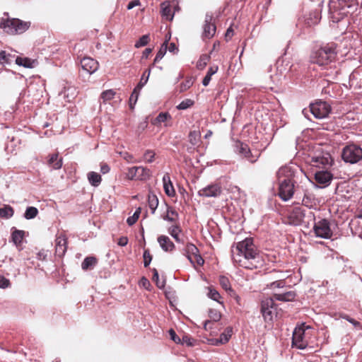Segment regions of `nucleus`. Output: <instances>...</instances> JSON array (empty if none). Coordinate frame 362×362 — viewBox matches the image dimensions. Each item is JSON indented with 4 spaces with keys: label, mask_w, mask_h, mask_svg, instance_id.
Masks as SVG:
<instances>
[{
    "label": "nucleus",
    "mask_w": 362,
    "mask_h": 362,
    "mask_svg": "<svg viewBox=\"0 0 362 362\" xmlns=\"http://www.w3.org/2000/svg\"><path fill=\"white\" fill-rule=\"evenodd\" d=\"M231 252L233 262L247 269H257L264 263L262 254L252 238H245L237 243L235 246L232 247Z\"/></svg>",
    "instance_id": "1"
},
{
    "label": "nucleus",
    "mask_w": 362,
    "mask_h": 362,
    "mask_svg": "<svg viewBox=\"0 0 362 362\" xmlns=\"http://www.w3.org/2000/svg\"><path fill=\"white\" fill-rule=\"evenodd\" d=\"M279 182L278 194L283 201H288L294 194V185L298 179L308 180L302 169L294 163H291L279 169L276 173Z\"/></svg>",
    "instance_id": "2"
},
{
    "label": "nucleus",
    "mask_w": 362,
    "mask_h": 362,
    "mask_svg": "<svg viewBox=\"0 0 362 362\" xmlns=\"http://www.w3.org/2000/svg\"><path fill=\"white\" fill-rule=\"evenodd\" d=\"M291 296H273V297H268L262 300L261 303V313L263 316L264 320L266 322V327H272L273 325L274 317L276 314V307L274 303L275 300L279 301H291L293 298H289ZM292 297L293 296H291Z\"/></svg>",
    "instance_id": "3"
},
{
    "label": "nucleus",
    "mask_w": 362,
    "mask_h": 362,
    "mask_svg": "<svg viewBox=\"0 0 362 362\" xmlns=\"http://www.w3.org/2000/svg\"><path fill=\"white\" fill-rule=\"evenodd\" d=\"M30 26V22L23 21L18 18H11L7 13H4V16L0 21V28L8 34L17 35L26 31Z\"/></svg>",
    "instance_id": "4"
},
{
    "label": "nucleus",
    "mask_w": 362,
    "mask_h": 362,
    "mask_svg": "<svg viewBox=\"0 0 362 362\" xmlns=\"http://www.w3.org/2000/svg\"><path fill=\"white\" fill-rule=\"evenodd\" d=\"M337 55L336 46L334 44L327 45L320 47L312 54L311 60L313 63L320 66H325L333 62Z\"/></svg>",
    "instance_id": "5"
},
{
    "label": "nucleus",
    "mask_w": 362,
    "mask_h": 362,
    "mask_svg": "<svg viewBox=\"0 0 362 362\" xmlns=\"http://www.w3.org/2000/svg\"><path fill=\"white\" fill-rule=\"evenodd\" d=\"M341 157L346 163H357L362 160V148L355 144L346 145L343 148Z\"/></svg>",
    "instance_id": "6"
},
{
    "label": "nucleus",
    "mask_w": 362,
    "mask_h": 362,
    "mask_svg": "<svg viewBox=\"0 0 362 362\" xmlns=\"http://www.w3.org/2000/svg\"><path fill=\"white\" fill-rule=\"evenodd\" d=\"M356 0H330L329 8L331 13L340 17L347 15L349 9L355 6Z\"/></svg>",
    "instance_id": "7"
},
{
    "label": "nucleus",
    "mask_w": 362,
    "mask_h": 362,
    "mask_svg": "<svg viewBox=\"0 0 362 362\" xmlns=\"http://www.w3.org/2000/svg\"><path fill=\"white\" fill-rule=\"evenodd\" d=\"M313 231L317 237L321 238L328 239L332 235L329 221L325 218L320 219L314 223Z\"/></svg>",
    "instance_id": "8"
},
{
    "label": "nucleus",
    "mask_w": 362,
    "mask_h": 362,
    "mask_svg": "<svg viewBox=\"0 0 362 362\" xmlns=\"http://www.w3.org/2000/svg\"><path fill=\"white\" fill-rule=\"evenodd\" d=\"M311 113L317 119H323L327 117L330 111V105L325 101H317L310 105Z\"/></svg>",
    "instance_id": "9"
},
{
    "label": "nucleus",
    "mask_w": 362,
    "mask_h": 362,
    "mask_svg": "<svg viewBox=\"0 0 362 362\" xmlns=\"http://www.w3.org/2000/svg\"><path fill=\"white\" fill-rule=\"evenodd\" d=\"M333 160L331 155L327 152H322L311 157L310 164L315 168L327 169L332 164Z\"/></svg>",
    "instance_id": "10"
},
{
    "label": "nucleus",
    "mask_w": 362,
    "mask_h": 362,
    "mask_svg": "<svg viewBox=\"0 0 362 362\" xmlns=\"http://www.w3.org/2000/svg\"><path fill=\"white\" fill-rule=\"evenodd\" d=\"M305 330L302 327H296L293 333L292 346L299 349H305L308 342L305 338Z\"/></svg>",
    "instance_id": "11"
},
{
    "label": "nucleus",
    "mask_w": 362,
    "mask_h": 362,
    "mask_svg": "<svg viewBox=\"0 0 362 362\" xmlns=\"http://www.w3.org/2000/svg\"><path fill=\"white\" fill-rule=\"evenodd\" d=\"M222 193V187L219 184H211L198 191V195L203 197H218Z\"/></svg>",
    "instance_id": "12"
},
{
    "label": "nucleus",
    "mask_w": 362,
    "mask_h": 362,
    "mask_svg": "<svg viewBox=\"0 0 362 362\" xmlns=\"http://www.w3.org/2000/svg\"><path fill=\"white\" fill-rule=\"evenodd\" d=\"M305 214L304 210L301 207H296L289 211L288 214V223L291 225H300Z\"/></svg>",
    "instance_id": "13"
},
{
    "label": "nucleus",
    "mask_w": 362,
    "mask_h": 362,
    "mask_svg": "<svg viewBox=\"0 0 362 362\" xmlns=\"http://www.w3.org/2000/svg\"><path fill=\"white\" fill-rule=\"evenodd\" d=\"M213 16L207 13L205 16L204 24L203 26L204 31L202 37L204 38L209 39L212 37L216 33V25L212 23Z\"/></svg>",
    "instance_id": "14"
},
{
    "label": "nucleus",
    "mask_w": 362,
    "mask_h": 362,
    "mask_svg": "<svg viewBox=\"0 0 362 362\" xmlns=\"http://www.w3.org/2000/svg\"><path fill=\"white\" fill-rule=\"evenodd\" d=\"M81 66L83 71H86L89 74L95 73L98 67V62L90 57H83L81 60Z\"/></svg>",
    "instance_id": "15"
},
{
    "label": "nucleus",
    "mask_w": 362,
    "mask_h": 362,
    "mask_svg": "<svg viewBox=\"0 0 362 362\" xmlns=\"http://www.w3.org/2000/svg\"><path fill=\"white\" fill-rule=\"evenodd\" d=\"M67 250V238L65 235L60 234L55 240V252L57 255L63 257Z\"/></svg>",
    "instance_id": "16"
},
{
    "label": "nucleus",
    "mask_w": 362,
    "mask_h": 362,
    "mask_svg": "<svg viewBox=\"0 0 362 362\" xmlns=\"http://www.w3.org/2000/svg\"><path fill=\"white\" fill-rule=\"evenodd\" d=\"M332 179V175L327 169L316 171L315 173V180L317 183L327 186L329 185Z\"/></svg>",
    "instance_id": "17"
},
{
    "label": "nucleus",
    "mask_w": 362,
    "mask_h": 362,
    "mask_svg": "<svg viewBox=\"0 0 362 362\" xmlns=\"http://www.w3.org/2000/svg\"><path fill=\"white\" fill-rule=\"evenodd\" d=\"M210 320H206L204 323V328L206 330L211 329L212 325H214L221 317V313L216 309H210L209 312Z\"/></svg>",
    "instance_id": "18"
},
{
    "label": "nucleus",
    "mask_w": 362,
    "mask_h": 362,
    "mask_svg": "<svg viewBox=\"0 0 362 362\" xmlns=\"http://www.w3.org/2000/svg\"><path fill=\"white\" fill-rule=\"evenodd\" d=\"M168 231L177 243L184 244V235L182 234V229L179 226H172L168 228Z\"/></svg>",
    "instance_id": "19"
},
{
    "label": "nucleus",
    "mask_w": 362,
    "mask_h": 362,
    "mask_svg": "<svg viewBox=\"0 0 362 362\" xmlns=\"http://www.w3.org/2000/svg\"><path fill=\"white\" fill-rule=\"evenodd\" d=\"M158 242L160 247L165 252H172L175 249L174 243L170 240L169 237L162 235L158 238Z\"/></svg>",
    "instance_id": "20"
},
{
    "label": "nucleus",
    "mask_w": 362,
    "mask_h": 362,
    "mask_svg": "<svg viewBox=\"0 0 362 362\" xmlns=\"http://www.w3.org/2000/svg\"><path fill=\"white\" fill-rule=\"evenodd\" d=\"M182 253L187 257L188 260L194 264L193 256L199 253V250L194 244L188 243L182 249Z\"/></svg>",
    "instance_id": "21"
},
{
    "label": "nucleus",
    "mask_w": 362,
    "mask_h": 362,
    "mask_svg": "<svg viewBox=\"0 0 362 362\" xmlns=\"http://www.w3.org/2000/svg\"><path fill=\"white\" fill-rule=\"evenodd\" d=\"M163 182L165 194L169 197H174L175 194V191L174 189V187L170 180V177L168 174L164 175L163 177Z\"/></svg>",
    "instance_id": "22"
},
{
    "label": "nucleus",
    "mask_w": 362,
    "mask_h": 362,
    "mask_svg": "<svg viewBox=\"0 0 362 362\" xmlns=\"http://www.w3.org/2000/svg\"><path fill=\"white\" fill-rule=\"evenodd\" d=\"M87 179L89 184L93 187H98L102 182L101 175L94 171H90L87 174Z\"/></svg>",
    "instance_id": "23"
},
{
    "label": "nucleus",
    "mask_w": 362,
    "mask_h": 362,
    "mask_svg": "<svg viewBox=\"0 0 362 362\" xmlns=\"http://www.w3.org/2000/svg\"><path fill=\"white\" fill-rule=\"evenodd\" d=\"M48 165L54 170H59L62 166V158H59L57 153L52 154L48 160Z\"/></svg>",
    "instance_id": "24"
},
{
    "label": "nucleus",
    "mask_w": 362,
    "mask_h": 362,
    "mask_svg": "<svg viewBox=\"0 0 362 362\" xmlns=\"http://www.w3.org/2000/svg\"><path fill=\"white\" fill-rule=\"evenodd\" d=\"M16 64L25 68H33L34 66L35 61L28 57H17L16 59Z\"/></svg>",
    "instance_id": "25"
},
{
    "label": "nucleus",
    "mask_w": 362,
    "mask_h": 362,
    "mask_svg": "<svg viewBox=\"0 0 362 362\" xmlns=\"http://www.w3.org/2000/svg\"><path fill=\"white\" fill-rule=\"evenodd\" d=\"M24 231L15 229L11 233V239L16 246H19L24 238Z\"/></svg>",
    "instance_id": "26"
},
{
    "label": "nucleus",
    "mask_w": 362,
    "mask_h": 362,
    "mask_svg": "<svg viewBox=\"0 0 362 362\" xmlns=\"http://www.w3.org/2000/svg\"><path fill=\"white\" fill-rule=\"evenodd\" d=\"M161 13L162 16L166 20L172 21L174 13L171 12V8L168 4L163 3L161 4Z\"/></svg>",
    "instance_id": "27"
},
{
    "label": "nucleus",
    "mask_w": 362,
    "mask_h": 362,
    "mask_svg": "<svg viewBox=\"0 0 362 362\" xmlns=\"http://www.w3.org/2000/svg\"><path fill=\"white\" fill-rule=\"evenodd\" d=\"M97 263V260L93 257H88L84 259L81 264V268L83 270H88L92 269L95 264Z\"/></svg>",
    "instance_id": "28"
},
{
    "label": "nucleus",
    "mask_w": 362,
    "mask_h": 362,
    "mask_svg": "<svg viewBox=\"0 0 362 362\" xmlns=\"http://www.w3.org/2000/svg\"><path fill=\"white\" fill-rule=\"evenodd\" d=\"M217 71H218L217 66H211L209 69L206 75L205 76V77L204 78V79L202 81L203 86H207L209 85V83L211 81V76L214 74H215L217 72Z\"/></svg>",
    "instance_id": "29"
},
{
    "label": "nucleus",
    "mask_w": 362,
    "mask_h": 362,
    "mask_svg": "<svg viewBox=\"0 0 362 362\" xmlns=\"http://www.w3.org/2000/svg\"><path fill=\"white\" fill-rule=\"evenodd\" d=\"M13 209L8 205H5L3 208H0V217L9 218L13 215Z\"/></svg>",
    "instance_id": "30"
},
{
    "label": "nucleus",
    "mask_w": 362,
    "mask_h": 362,
    "mask_svg": "<svg viewBox=\"0 0 362 362\" xmlns=\"http://www.w3.org/2000/svg\"><path fill=\"white\" fill-rule=\"evenodd\" d=\"M148 202L150 209L153 214L158 205V199L156 195L153 194H149L148 196Z\"/></svg>",
    "instance_id": "31"
},
{
    "label": "nucleus",
    "mask_w": 362,
    "mask_h": 362,
    "mask_svg": "<svg viewBox=\"0 0 362 362\" xmlns=\"http://www.w3.org/2000/svg\"><path fill=\"white\" fill-rule=\"evenodd\" d=\"M169 39H170V37L163 42V44L162 45L160 49H159V51L156 54V57L154 59V62L155 63L159 62L164 57V55L165 54L166 51H167V48H168V41L169 40Z\"/></svg>",
    "instance_id": "32"
},
{
    "label": "nucleus",
    "mask_w": 362,
    "mask_h": 362,
    "mask_svg": "<svg viewBox=\"0 0 362 362\" xmlns=\"http://www.w3.org/2000/svg\"><path fill=\"white\" fill-rule=\"evenodd\" d=\"M201 134L199 131H192L189 134V141L193 146L197 145L200 139Z\"/></svg>",
    "instance_id": "33"
},
{
    "label": "nucleus",
    "mask_w": 362,
    "mask_h": 362,
    "mask_svg": "<svg viewBox=\"0 0 362 362\" xmlns=\"http://www.w3.org/2000/svg\"><path fill=\"white\" fill-rule=\"evenodd\" d=\"M38 214V210L34 206H28L24 214V217L29 220L34 218Z\"/></svg>",
    "instance_id": "34"
},
{
    "label": "nucleus",
    "mask_w": 362,
    "mask_h": 362,
    "mask_svg": "<svg viewBox=\"0 0 362 362\" xmlns=\"http://www.w3.org/2000/svg\"><path fill=\"white\" fill-rule=\"evenodd\" d=\"M233 333V328L230 327H227L224 332H223L220 336V342L221 344H225L228 341Z\"/></svg>",
    "instance_id": "35"
},
{
    "label": "nucleus",
    "mask_w": 362,
    "mask_h": 362,
    "mask_svg": "<svg viewBox=\"0 0 362 362\" xmlns=\"http://www.w3.org/2000/svg\"><path fill=\"white\" fill-rule=\"evenodd\" d=\"M137 177L140 180H146L150 177V170L143 166H138Z\"/></svg>",
    "instance_id": "36"
},
{
    "label": "nucleus",
    "mask_w": 362,
    "mask_h": 362,
    "mask_svg": "<svg viewBox=\"0 0 362 362\" xmlns=\"http://www.w3.org/2000/svg\"><path fill=\"white\" fill-rule=\"evenodd\" d=\"M219 284L226 291H231L230 282L228 277L225 276H221L219 278Z\"/></svg>",
    "instance_id": "37"
},
{
    "label": "nucleus",
    "mask_w": 362,
    "mask_h": 362,
    "mask_svg": "<svg viewBox=\"0 0 362 362\" xmlns=\"http://www.w3.org/2000/svg\"><path fill=\"white\" fill-rule=\"evenodd\" d=\"M115 95V92L112 90H107L103 91L101 93L100 98L103 100V103H106L110 100H112Z\"/></svg>",
    "instance_id": "38"
},
{
    "label": "nucleus",
    "mask_w": 362,
    "mask_h": 362,
    "mask_svg": "<svg viewBox=\"0 0 362 362\" xmlns=\"http://www.w3.org/2000/svg\"><path fill=\"white\" fill-rule=\"evenodd\" d=\"M236 148L238 153L243 156L245 154L250 153V150L248 146L245 144L238 142L236 144Z\"/></svg>",
    "instance_id": "39"
},
{
    "label": "nucleus",
    "mask_w": 362,
    "mask_h": 362,
    "mask_svg": "<svg viewBox=\"0 0 362 362\" xmlns=\"http://www.w3.org/2000/svg\"><path fill=\"white\" fill-rule=\"evenodd\" d=\"M152 280L156 284L159 288H163L164 287L165 281L163 279H160L158 273L156 269H153Z\"/></svg>",
    "instance_id": "40"
},
{
    "label": "nucleus",
    "mask_w": 362,
    "mask_h": 362,
    "mask_svg": "<svg viewBox=\"0 0 362 362\" xmlns=\"http://www.w3.org/2000/svg\"><path fill=\"white\" fill-rule=\"evenodd\" d=\"M177 216V213L173 208H168L167 211V215L164 217V220L170 222H174L175 217Z\"/></svg>",
    "instance_id": "41"
},
{
    "label": "nucleus",
    "mask_w": 362,
    "mask_h": 362,
    "mask_svg": "<svg viewBox=\"0 0 362 362\" xmlns=\"http://www.w3.org/2000/svg\"><path fill=\"white\" fill-rule=\"evenodd\" d=\"M150 73H151L150 70L146 71L144 73L139 83L136 86L137 88H139V90H141L143 88V86L147 83Z\"/></svg>",
    "instance_id": "42"
},
{
    "label": "nucleus",
    "mask_w": 362,
    "mask_h": 362,
    "mask_svg": "<svg viewBox=\"0 0 362 362\" xmlns=\"http://www.w3.org/2000/svg\"><path fill=\"white\" fill-rule=\"evenodd\" d=\"M140 213H141V208H138L135 211L134 214L127 218V223H128L129 226H132L133 224H134L136 222V221L138 220V218L139 217Z\"/></svg>",
    "instance_id": "43"
},
{
    "label": "nucleus",
    "mask_w": 362,
    "mask_h": 362,
    "mask_svg": "<svg viewBox=\"0 0 362 362\" xmlns=\"http://www.w3.org/2000/svg\"><path fill=\"white\" fill-rule=\"evenodd\" d=\"M193 104L194 101L191 99H185L177 106V108L178 110H186L193 105Z\"/></svg>",
    "instance_id": "44"
},
{
    "label": "nucleus",
    "mask_w": 362,
    "mask_h": 362,
    "mask_svg": "<svg viewBox=\"0 0 362 362\" xmlns=\"http://www.w3.org/2000/svg\"><path fill=\"white\" fill-rule=\"evenodd\" d=\"M171 119V116L168 112H160L156 118V123L165 122Z\"/></svg>",
    "instance_id": "45"
},
{
    "label": "nucleus",
    "mask_w": 362,
    "mask_h": 362,
    "mask_svg": "<svg viewBox=\"0 0 362 362\" xmlns=\"http://www.w3.org/2000/svg\"><path fill=\"white\" fill-rule=\"evenodd\" d=\"M148 41H149V35H144L141 36L139 38V40L136 42L135 47L137 48L144 47L148 43Z\"/></svg>",
    "instance_id": "46"
},
{
    "label": "nucleus",
    "mask_w": 362,
    "mask_h": 362,
    "mask_svg": "<svg viewBox=\"0 0 362 362\" xmlns=\"http://www.w3.org/2000/svg\"><path fill=\"white\" fill-rule=\"evenodd\" d=\"M209 57L207 55H202L200 57L197 62V66L199 69H203L207 64Z\"/></svg>",
    "instance_id": "47"
},
{
    "label": "nucleus",
    "mask_w": 362,
    "mask_h": 362,
    "mask_svg": "<svg viewBox=\"0 0 362 362\" xmlns=\"http://www.w3.org/2000/svg\"><path fill=\"white\" fill-rule=\"evenodd\" d=\"M140 90L137 88L136 87L134 89L130 98H129V102H130V106L132 108V103L135 104L137 101L138 97H139V93Z\"/></svg>",
    "instance_id": "48"
},
{
    "label": "nucleus",
    "mask_w": 362,
    "mask_h": 362,
    "mask_svg": "<svg viewBox=\"0 0 362 362\" xmlns=\"http://www.w3.org/2000/svg\"><path fill=\"white\" fill-rule=\"evenodd\" d=\"M155 153L151 150H148L145 152L144 158L148 163H152L154 160Z\"/></svg>",
    "instance_id": "49"
},
{
    "label": "nucleus",
    "mask_w": 362,
    "mask_h": 362,
    "mask_svg": "<svg viewBox=\"0 0 362 362\" xmlns=\"http://www.w3.org/2000/svg\"><path fill=\"white\" fill-rule=\"evenodd\" d=\"M143 257H144V265L145 267H147L151 262L152 257L148 250H145L144 252Z\"/></svg>",
    "instance_id": "50"
},
{
    "label": "nucleus",
    "mask_w": 362,
    "mask_h": 362,
    "mask_svg": "<svg viewBox=\"0 0 362 362\" xmlns=\"http://www.w3.org/2000/svg\"><path fill=\"white\" fill-rule=\"evenodd\" d=\"M170 339L175 343L178 344L181 342V339L177 335L174 329H170L168 331Z\"/></svg>",
    "instance_id": "51"
},
{
    "label": "nucleus",
    "mask_w": 362,
    "mask_h": 362,
    "mask_svg": "<svg viewBox=\"0 0 362 362\" xmlns=\"http://www.w3.org/2000/svg\"><path fill=\"white\" fill-rule=\"evenodd\" d=\"M138 167H132L129 169L127 176L129 179L132 180L135 177H137Z\"/></svg>",
    "instance_id": "52"
},
{
    "label": "nucleus",
    "mask_w": 362,
    "mask_h": 362,
    "mask_svg": "<svg viewBox=\"0 0 362 362\" xmlns=\"http://www.w3.org/2000/svg\"><path fill=\"white\" fill-rule=\"evenodd\" d=\"M193 341H194V339L191 337L185 334V335L182 336V338L181 339V342L180 343L186 344L188 346H192L193 345V342H192Z\"/></svg>",
    "instance_id": "53"
},
{
    "label": "nucleus",
    "mask_w": 362,
    "mask_h": 362,
    "mask_svg": "<svg viewBox=\"0 0 362 362\" xmlns=\"http://www.w3.org/2000/svg\"><path fill=\"white\" fill-rule=\"evenodd\" d=\"M285 285V282L284 281H276L272 282L269 285H267V286H269L271 288H283Z\"/></svg>",
    "instance_id": "54"
},
{
    "label": "nucleus",
    "mask_w": 362,
    "mask_h": 362,
    "mask_svg": "<svg viewBox=\"0 0 362 362\" xmlns=\"http://www.w3.org/2000/svg\"><path fill=\"white\" fill-rule=\"evenodd\" d=\"M9 285V280L6 279L4 276H0V288H5L8 287Z\"/></svg>",
    "instance_id": "55"
},
{
    "label": "nucleus",
    "mask_w": 362,
    "mask_h": 362,
    "mask_svg": "<svg viewBox=\"0 0 362 362\" xmlns=\"http://www.w3.org/2000/svg\"><path fill=\"white\" fill-rule=\"evenodd\" d=\"M259 156V154L253 156L250 152V153L245 154L243 156L246 158L250 163H254L257 160Z\"/></svg>",
    "instance_id": "56"
},
{
    "label": "nucleus",
    "mask_w": 362,
    "mask_h": 362,
    "mask_svg": "<svg viewBox=\"0 0 362 362\" xmlns=\"http://www.w3.org/2000/svg\"><path fill=\"white\" fill-rule=\"evenodd\" d=\"M259 156V154L253 156L250 152V153L245 154L243 156L246 158L250 163H254L257 160Z\"/></svg>",
    "instance_id": "57"
},
{
    "label": "nucleus",
    "mask_w": 362,
    "mask_h": 362,
    "mask_svg": "<svg viewBox=\"0 0 362 362\" xmlns=\"http://www.w3.org/2000/svg\"><path fill=\"white\" fill-rule=\"evenodd\" d=\"M192 84L193 81L191 79L187 80L185 83L181 84L180 90L185 91L187 90Z\"/></svg>",
    "instance_id": "58"
},
{
    "label": "nucleus",
    "mask_w": 362,
    "mask_h": 362,
    "mask_svg": "<svg viewBox=\"0 0 362 362\" xmlns=\"http://www.w3.org/2000/svg\"><path fill=\"white\" fill-rule=\"evenodd\" d=\"M0 64H7L6 51H0Z\"/></svg>",
    "instance_id": "59"
},
{
    "label": "nucleus",
    "mask_w": 362,
    "mask_h": 362,
    "mask_svg": "<svg viewBox=\"0 0 362 362\" xmlns=\"http://www.w3.org/2000/svg\"><path fill=\"white\" fill-rule=\"evenodd\" d=\"M7 57V64H11L13 62H16V56L14 54L6 52Z\"/></svg>",
    "instance_id": "60"
},
{
    "label": "nucleus",
    "mask_w": 362,
    "mask_h": 362,
    "mask_svg": "<svg viewBox=\"0 0 362 362\" xmlns=\"http://www.w3.org/2000/svg\"><path fill=\"white\" fill-rule=\"evenodd\" d=\"M139 285L142 287L146 288L147 290H148V286H150V282L148 281V280L147 279L143 277L139 282Z\"/></svg>",
    "instance_id": "61"
},
{
    "label": "nucleus",
    "mask_w": 362,
    "mask_h": 362,
    "mask_svg": "<svg viewBox=\"0 0 362 362\" xmlns=\"http://www.w3.org/2000/svg\"><path fill=\"white\" fill-rule=\"evenodd\" d=\"M128 243V238L125 236H122L121 237L119 240H118V242H117V244L119 245V246H125L127 245Z\"/></svg>",
    "instance_id": "62"
},
{
    "label": "nucleus",
    "mask_w": 362,
    "mask_h": 362,
    "mask_svg": "<svg viewBox=\"0 0 362 362\" xmlns=\"http://www.w3.org/2000/svg\"><path fill=\"white\" fill-rule=\"evenodd\" d=\"M140 5V1L139 0H134L130 1L127 5V9L130 10L134 8L135 6H137Z\"/></svg>",
    "instance_id": "63"
},
{
    "label": "nucleus",
    "mask_w": 362,
    "mask_h": 362,
    "mask_svg": "<svg viewBox=\"0 0 362 362\" xmlns=\"http://www.w3.org/2000/svg\"><path fill=\"white\" fill-rule=\"evenodd\" d=\"M110 170V168L107 164L103 163L100 165V172L103 174H106V173H109Z\"/></svg>",
    "instance_id": "64"
}]
</instances>
